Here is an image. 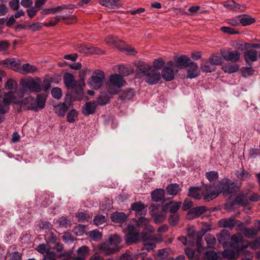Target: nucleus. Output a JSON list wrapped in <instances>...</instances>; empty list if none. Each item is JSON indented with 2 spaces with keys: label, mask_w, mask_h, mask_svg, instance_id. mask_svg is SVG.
<instances>
[{
  "label": "nucleus",
  "mask_w": 260,
  "mask_h": 260,
  "mask_svg": "<svg viewBox=\"0 0 260 260\" xmlns=\"http://www.w3.org/2000/svg\"><path fill=\"white\" fill-rule=\"evenodd\" d=\"M214 184H206L202 188V194L206 201H210L222 193L224 196L236 193L238 189L236 181H232L228 178L221 179L212 190Z\"/></svg>",
  "instance_id": "f257e3e1"
},
{
  "label": "nucleus",
  "mask_w": 260,
  "mask_h": 260,
  "mask_svg": "<svg viewBox=\"0 0 260 260\" xmlns=\"http://www.w3.org/2000/svg\"><path fill=\"white\" fill-rule=\"evenodd\" d=\"M131 209L135 212L137 220H135L134 223H129L127 228L124 229L126 235V241L127 243H133L137 241L139 237V228L140 224H145L148 222L145 218L147 209L144 204L141 202L134 203L131 205Z\"/></svg>",
  "instance_id": "f03ea898"
},
{
  "label": "nucleus",
  "mask_w": 260,
  "mask_h": 260,
  "mask_svg": "<svg viewBox=\"0 0 260 260\" xmlns=\"http://www.w3.org/2000/svg\"><path fill=\"white\" fill-rule=\"evenodd\" d=\"M46 102V96L44 93H39L35 99L30 96L25 98L21 101L22 105L29 103L30 106L27 108L35 112H38L44 108Z\"/></svg>",
  "instance_id": "7ed1b4c3"
},
{
  "label": "nucleus",
  "mask_w": 260,
  "mask_h": 260,
  "mask_svg": "<svg viewBox=\"0 0 260 260\" xmlns=\"http://www.w3.org/2000/svg\"><path fill=\"white\" fill-rule=\"evenodd\" d=\"M146 76L148 81H159L160 75L159 71L153 69L152 66L145 64L141 68H137L135 71V77L138 79Z\"/></svg>",
  "instance_id": "20e7f679"
},
{
  "label": "nucleus",
  "mask_w": 260,
  "mask_h": 260,
  "mask_svg": "<svg viewBox=\"0 0 260 260\" xmlns=\"http://www.w3.org/2000/svg\"><path fill=\"white\" fill-rule=\"evenodd\" d=\"M23 92L38 93L42 91H47L51 86L50 82H20Z\"/></svg>",
  "instance_id": "39448f33"
},
{
  "label": "nucleus",
  "mask_w": 260,
  "mask_h": 260,
  "mask_svg": "<svg viewBox=\"0 0 260 260\" xmlns=\"http://www.w3.org/2000/svg\"><path fill=\"white\" fill-rule=\"evenodd\" d=\"M150 208V214L154 217L155 223L159 224L163 222L167 216V207L158 204H153Z\"/></svg>",
  "instance_id": "423d86ee"
},
{
  "label": "nucleus",
  "mask_w": 260,
  "mask_h": 260,
  "mask_svg": "<svg viewBox=\"0 0 260 260\" xmlns=\"http://www.w3.org/2000/svg\"><path fill=\"white\" fill-rule=\"evenodd\" d=\"M178 72V70L175 68V62L172 60L167 62V66L164 67L160 75V79L162 78L165 81H172L174 79L175 74Z\"/></svg>",
  "instance_id": "0eeeda50"
},
{
  "label": "nucleus",
  "mask_w": 260,
  "mask_h": 260,
  "mask_svg": "<svg viewBox=\"0 0 260 260\" xmlns=\"http://www.w3.org/2000/svg\"><path fill=\"white\" fill-rule=\"evenodd\" d=\"M20 65V60L18 58H9L0 60V66L17 72L19 69Z\"/></svg>",
  "instance_id": "6e6552de"
},
{
  "label": "nucleus",
  "mask_w": 260,
  "mask_h": 260,
  "mask_svg": "<svg viewBox=\"0 0 260 260\" xmlns=\"http://www.w3.org/2000/svg\"><path fill=\"white\" fill-rule=\"evenodd\" d=\"M248 247V245L245 247H239L234 248L235 250L229 249H225L222 252V256L223 257L227 258L229 259H234L236 258L240 252H245L246 249Z\"/></svg>",
  "instance_id": "1a4fd4ad"
},
{
  "label": "nucleus",
  "mask_w": 260,
  "mask_h": 260,
  "mask_svg": "<svg viewBox=\"0 0 260 260\" xmlns=\"http://www.w3.org/2000/svg\"><path fill=\"white\" fill-rule=\"evenodd\" d=\"M125 82H105L104 86L108 93L115 95L119 93Z\"/></svg>",
  "instance_id": "9d476101"
},
{
  "label": "nucleus",
  "mask_w": 260,
  "mask_h": 260,
  "mask_svg": "<svg viewBox=\"0 0 260 260\" xmlns=\"http://www.w3.org/2000/svg\"><path fill=\"white\" fill-rule=\"evenodd\" d=\"M222 5L228 9L236 12H242L245 11L246 7L236 3L234 0H228L223 3Z\"/></svg>",
  "instance_id": "9b49d317"
},
{
  "label": "nucleus",
  "mask_w": 260,
  "mask_h": 260,
  "mask_svg": "<svg viewBox=\"0 0 260 260\" xmlns=\"http://www.w3.org/2000/svg\"><path fill=\"white\" fill-rule=\"evenodd\" d=\"M98 105L95 101L86 103L82 108V113L85 116L93 114L97 108Z\"/></svg>",
  "instance_id": "f8f14e48"
},
{
  "label": "nucleus",
  "mask_w": 260,
  "mask_h": 260,
  "mask_svg": "<svg viewBox=\"0 0 260 260\" xmlns=\"http://www.w3.org/2000/svg\"><path fill=\"white\" fill-rule=\"evenodd\" d=\"M174 62H175V68H182L188 67L192 61L189 57L182 55L179 57H176Z\"/></svg>",
  "instance_id": "ddd939ff"
},
{
  "label": "nucleus",
  "mask_w": 260,
  "mask_h": 260,
  "mask_svg": "<svg viewBox=\"0 0 260 260\" xmlns=\"http://www.w3.org/2000/svg\"><path fill=\"white\" fill-rule=\"evenodd\" d=\"M220 52L222 57L226 61L236 62L240 59V54L237 50L228 51L227 52L221 50Z\"/></svg>",
  "instance_id": "4468645a"
},
{
  "label": "nucleus",
  "mask_w": 260,
  "mask_h": 260,
  "mask_svg": "<svg viewBox=\"0 0 260 260\" xmlns=\"http://www.w3.org/2000/svg\"><path fill=\"white\" fill-rule=\"evenodd\" d=\"M207 208L205 206H199L191 209L187 214L186 218L189 219L199 217L205 212Z\"/></svg>",
  "instance_id": "2eb2a0df"
},
{
  "label": "nucleus",
  "mask_w": 260,
  "mask_h": 260,
  "mask_svg": "<svg viewBox=\"0 0 260 260\" xmlns=\"http://www.w3.org/2000/svg\"><path fill=\"white\" fill-rule=\"evenodd\" d=\"M188 67L186 75L187 78L192 79L200 75V70L196 63L192 61Z\"/></svg>",
  "instance_id": "dca6fc26"
},
{
  "label": "nucleus",
  "mask_w": 260,
  "mask_h": 260,
  "mask_svg": "<svg viewBox=\"0 0 260 260\" xmlns=\"http://www.w3.org/2000/svg\"><path fill=\"white\" fill-rule=\"evenodd\" d=\"M53 107L54 113L59 117L64 116L69 109L68 106L64 103L53 105Z\"/></svg>",
  "instance_id": "f3484780"
},
{
  "label": "nucleus",
  "mask_w": 260,
  "mask_h": 260,
  "mask_svg": "<svg viewBox=\"0 0 260 260\" xmlns=\"http://www.w3.org/2000/svg\"><path fill=\"white\" fill-rule=\"evenodd\" d=\"M127 216L123 212H116L111 215V219L112 221L120 223L122 225L126 221Z\"/></svg>",
  "instance_id": "a211bd4d"
},
{
  "label": "nucleus",
  "mask_w": 260,
  "mask_h": 260,
  "mask_svg": "<svg viewBox=\"0 0 260 260\" xmlns=\"http://www.w3.org/2000/svg\"><path fill=\"white\" fill-rule=\"evenodd\" d=\"M112 96L107 92H102L97 98L96 104L103 106L107 104L110 101Z\"/></svg>",
  "instance_id": "6ab92c4d"
},
{
  "label": "nucleus",
  "mask_w": 260,
  "mask_h": 260,
  "mask_svg": "<svg viewBox=\"0 0 260 260\" xmlns=\"http://www.w3.org/2000/svg\"><path fill=\"white\" fill-rule=\"evenodd\" d=\"M135 94L136 92L134 89L128 88L122 91L119 95V99L122 101H129L133 99Z\"/></svg>",
  "instance_id": "aec40b11"
},
{
  "label": "nucleus",
  "mask_w": 260,
  "mask_h": 260,
  "mask_svg": "<svg viewBox=\"0 0 260 260\" xmlns=\"http://www.w3.org/2000/svg\"><path fill=\"white\" fill-rule=\"evenodd\" d=\"M244 57L246 63L250 64L257 60V53L254 50H249L244 52Z\"/></svg>",
  "instance_id": "412c9836"
},
{
  "label": "nucleus",
  "mask_w": 260,
  "mask_h": 260,
  "mask_svg": "<svg viewBox=\"0 0 260 260\" xmlns=\"http://www.w3.org/2000/svg\"><path fill=\"white\" fill-rule=\"evenodd\" d=\"M105 79V74L101 70H94L88 81H104Z\"/></svg>",
  "instance_id": "4be33fe9"
},
{
  "label": "nucleus",
  "mask_w": 260,
  "mask_h": 260,
  "mask_svg": "<svg viewBox=\"0 0 260 260\" xmlns=\"http://www.w3.org/2000/svg\"><path fill=\"white\" fill-rule=\"evenodd\" d=\"M119 73L122 76H127L134 72V68L130 64H120L118 66Z\"/></svg>",
  "instance_id": "5701e85b"
},
{
  "label": "nucleus",
  "mask_w": 260,
  "mask_h": 260,
  "mask_svg": "<svg viewBox=\"0 0 260 260\" xmlns=\"http://www.w3.org/2000/svg\"><path fill=\"white\" fill-rule=\"evenodd\" d=\"M105 42L106 44L112 46L114 47H115L119 49L120 46H121V44H124V42L119 40L117 37L114 36H108L106 38L105 40Z\"/></svg>",
  "instance_id": "b1692460"
},
{
  "label": "nucleus",
  "mask_w": 260,
  "mask_h": 260,
  "mask_svg": "<svg viewBox=\"0 0 260 260\" xmlns=\"http://www.w3.org/2000/svg\"><path fill=\"white\" fill-rule=\"evenodd\" d=\"M201 69L203 72L210 73L215 70V67L209 61L202 59Z\"/></svg>",
  "instance_id": "393cba45"
},
{
  "label": "nucleus",
  "mask_w": 260,
  "mask_h": 260,
  "mask_svg": "<svg viewBox=\"0 0 260 260\" xmlns=\"http://www.w3.org/2000/svg\"><path fill=\"white\" fill-rule=\"evenodd\" d=\"M119 50L124 53L126 55H135L137 53L135 49L127 44H121L119 47Z\"/></svg>",
  "instance_id": "a878e982"
},
{
  "label": "nucleus",
  "mask_w": 260,
  "mask_h": 260,
  "mask_svg": "<svg viewBox=\"0 0 260 260\" xmlns=\"http://www.w3.org/2000/svg\"><path fill=\"white\" fill-rule=\"evenodd\" d=\"M218 224L220 226L232 229L236 225V222L233 218L229 217L220 220Z\"/></svg>",
  "instance_id": "bb28decb"
},
{
  "label": "nucleus",
  "mask_w": 260,
  "mask_h": 260,
  "mask_svg": "<svg viewBox=\"0 0 260 260\" xmlns=\"http://www.w3.org/2000/svg\"><path fill=\"white\" fill-rule=\"evenodd\" d=\"M152 200L154 202H158L162 200L165 197V191L161 188L156 189L152 191L151 194Z\"/></svg>",
  "instance_id": "cd10ccee"
},
{
  "label": "nucleus",
  "mask_w": 260,
  "mask_h": 260,
  "mask_svg": "<svg viewBox=\"0 0 260 260\" xmlns=\"http://www.w3.org/2000/svg\"><path fill=\"white\" fill-rule=\"evenodd\" d=\"M166 189L168 194L174 196L181 190L179 185L177 183H172L168 185Z\"/></svg>",
  "instance_id": "c85d7f7f"
},
{
  "label": "nucleus",
  "mask_w": 260,
  "mask_h": 260,
  "mask_svg": "<svg viewBox=\"0 0 260 260\" xmlns=\"http://www.w3.org/2000/svg\"><path fill=\"white\" fill-rule=\"evenodd\" d=\"M37 71V68L29 63H25L22 67L20 65L19 69L18 70L19 73L22 74L31 73H34Z\"/></svg>",
  "instance_id": "c756f323"
},
{
  "label": "nucleus",
  "mask_w": 260,
  "mask_h": 260,
  "mask_svg": "<svg viewBox=\"0 0 260 260\" xmlns=\"http://www.w3.org/2000/svg\"><path fill=\"white\" fill-rule=\"evenodd\" d=\"M234 202L236 204L241 206H246L248 205L249 201L247 193L240 194L237 196Z\"/></svg>",
  "instance_id": "7c9ffc66"
},
{
  "label": "nucleus",
  "mask_w": 260,
  "mask_h": 260,
  "mask_svg": "<svg viewBox=\"0 0 260 260\" xmlns=\"http://www.w3.org/2000/svg\"><path fill=\"white\" fill-rule=\"evenodd\" d=\"M89 251V247L87 246H82L77 250L78 256L75 258V260H85L86 255Z\"/></svg>",
  "instance_id": "2f4dec72"
},
{
  "label": "nucleus",
  "mask_w": 260,
  "mask_h": 260,
  "mask_svg": "<svg viewBox=\"0 0 260 260\" xmlns=\"http://www.w3.org/2000/svg\"><path fill=\"white\" fill-rule=\"evenodd\" d=\"M230 234L229 231H223L217 235L218 242L224 246L229 239Z\"/></svg>",
  "instance_id": "473e14b6"
},
{
  "label": "nucleus",
  "mask_w": 260,
  "mask_h": 260,
  "mask_svg": "<svg viewBox=\"0 0 260 260\" xmlns=\"http://www.w3.org/2000/svg\"><path fill=\"white\" fill-rule=\"evenodd\" d=\"M239 69V66L237 64H232L231 63H226L222 67V70L224 73L232 74L238 71Z\"/></svg>",
  "instance_id": "72a5a7b5"
},
{
  "label": "nucleus",
  "mask_w": 260,
  "mask_h": 260,
  "mask_svg": "<svg viewBox=\"0 0 260 260\" xmlns=\"http://www.w3.org/2000/svg\"><path fill=\"white\" fill-rule=\"evenodd\" d=\"M240 19V24H241L242 26L249 25L252 23H254L256 21V20L254 18L252 17L251 16L247 14H245L241 16Z\"/></svg>",
  "instance_id": "f704fd0d"
},
{
  "label": "nucleus",
  "mask_w": 260,
  "mask_h": 260,
  "mask_svg": "<svg viewBox=\"0 0 260 260\" xmlns=\"http://www.w3.org/2000/svg\"><path fill=\"white\" fill-rule=\"evenodd\" d=\"M231 247L234 248L239 247H245L246 245H239L240 243L243 242V238L242 236L237 235L236 234L233 235L231 238Z\"/></svg>",
  "instance_id": "c9c22d12"
},
{
  "label": "nucleus",
  "mask_w": 260,
  "mask_h": 260,
  "mask_svg": "<svg viewBox=\"0 0 260 260\" xmlns=\"http://www.w3.org/2000/svg\"><path fill=\"white\" fill-rule=\"evenodd\" d=\"M200 189L198 187H190L188 189V196L196 200L202 198V195L200 193Z\"/></svg>",
  "instance_id": "e433bc0d"
},
{
  "label": "nucleus",
  "mask_w": 260,
  "mask_h": 260,
  "mask_svg": "<svg viewBox=\"0 0 260 260\" xmlns=\"http://www.w3.org/2000/svg\"><path fill=\"white\" fill-rule=\"evenodd\" d=\"M145 255L146 254L144 252L139 253L135 255L134 256H133L127 253H124L120 256V260H134L135 258L138 259L139 257H141L143 259Z\"/></svg>",
  "instance_id": "4c0bfd02"
},
{
  "label": "nucleus",
  "mask_w": 260,
  "mask_h": 260,
  "mask_svg": "<svg viewBox=\"0 0 260 260\" xmlns=\"http://www.w3.org/2000/svg\"><path fill=\"white\" fill-rule=\"evenodd\" d=\"M243 231L244 236L248 238L255 237L257 236L258 233L257 229H250L249 228H244Z\"/></svg>",
  "instance_id": "58836bf2"
},
{
  "label": "nucleus",
  "mask_w": 260,
  "mask_h": 260,
  "mask_svg": "<svg viewBox=\"0 0 260 260\" xmlns=\"http://www.w3.org/2000/svg\"><path fill=\"white\" fill-rule=\"evenodd\" d=\"M223 57L218 54H213L209 58V60L215 67L222 64Z\"/></svg>",
  "instance_id": "ea45409f"
},
{
  "label": "nucleus",
  "mask_w": 260,
  "mask_h": 260,
  "mask_svg": "<svg viewBox=\"0 0 260 260\" xmlns=\"http://www.w3.org/2000/svg\"><path fill=\"white\" fill-rule=\"evenodd\" d=\"M15 99L16 97L14 94V92L13 91H10L8 93L5 94L4 98L2 102L9 106L10 104Z\"/></svg>",
  "instance_id": "a19ab883"
},
{
  "label": "nucleus",
  "mask_w": 260,
  "mask_h": 260,
  "mask_svg": "<svg viewBox=\"0 0 260 260\" xmlns=\"http://www.w3.org/2000/svg\"><path fill=\"white\" fill-rule=\"evenodd\" d=\"M10 44L7 40L0 41V52L5 54H9V48Z\"/></svg>",
  "instance_id": "79ce46f5"
},
{
  "label": "nucleus",
  "mask_w": 260,
  "mask_h": 260,
  "mask_svg": "<svg viewBox=\"0 0 260 260\" xmlns=\"http://www.w3.org/2000/svg\"><path fill=\"white\" fill-rule=\"evenodd\" d=\"M98 2L102 6L109 8H114L117 6V1L115 0H98Z\"/></svg>",
  "instance_id": "37998d69"
},
{
  "label": "nucleus",
  "mask_w": 260,
  "mask_h": 260,
  "mask_svg": "<svg viewBox=\"0 0 260 260\" xmlns=\"http://www.w3.org/2000/svg\"><path fill=\"white\" fill-rule=\"evenodd\" d=\"M206 177L210 183H214L218 178L219 175L218 172L216 171L208 172L205 174Z\"/></svg>",
  "instance_id": "c03bdc74"
},
{
  "label": "nucleus",
  "mask_w": 260,
  "mask_h": 260,
  "mask_svg": "<svg viewBox=\"0 0 260 260\" xmlns=\"http://www.w3.org/2000/svg\"><path fill=\"white\" fill-rule=\"evenodd\" d=\"M76 217L78 222L88 221L90 219V215L84 212H79L76 213Z\"/></svg>",
  "instance_id": "a18cd8bd"
},
{
  "label": "nucleus",
  "mask_w": 260,
  "mask_h": 260,
  "mask_svg": "<svg viewBox=\"0 0 260 260\" xmlns=\"http://www.w3.org/2000/svg\"><path fill=\"white\" fill-rule=\"evenodd\" d=\"M57 222L60 226L64 228H68L72 224L71 220L64 216L59 217L57 220Z\"/></svg>",
  "instance_id": "49530a36"
},
{
  "label": "nucleus",
  "mask_w": 260,
  "mask_h": 260,
  "mask_svg": "<svg viewBox=\"0 0 260 260\" xmlns=\"http://www.w3.org/2000/svg\"><path fill=\"white\" fill-rule=\"evenodd\" d=\"M78 112L76 109L71 110L67 115V120L70 123H73L77 119Z\"/></svg>",
  "instance_id": "de8ad7c7"
},
{
  "label": "nucleus",
  "mask_w": 260,
  "mask_h": 260,
  "mask_svg": "<svg viewBox=\"0 0 260 260\" xmlns=\"http://www.w3.org/2000/svg\"><path fill=\"white\" fill-rule=\"evenodd\" d=\"M100 249L105 252L106 256L110 255L114 253L117 250V247L109 248L107 246L106 244H103L100 247Z\"/></svg>",
  "instance_id": "09e8293b"
},
{
  "label": "nucleus",
  "mask_w": 260,
  "mask_h": 260,
  "mask_svg": "<svg viewBox=\"0 0 260 260\" xmlns=\"http://www.w3.org/2000/svg\"><path fill=\"white\" fill-rule=\"evenodd\" d=\"M242 76L244 78H248L253 75L254 70L251 67H242L241 69Z\"/></svg>",
  "instance_id": "8fccbe9b"
},
{
  "label": "nucleus",
  "mask_w": 260,
  "mask_h": 260,
  "mask_svg": "<svg viewBox=\"0 0 260 260\" xmlns=\"http://www.w3.org/2000/svg\"><path fill=\"white\" fill-rule=\"evenodd\" d=\"M165 65V61L161 58L154 59L153 62V66H152L153 69H155L157 71L161 69Z\"/></svg>",
  "instance_id": "3c124183"
},
{
  "label": "nucleus",
  "mask_w": 260,
  "mask_h": 260,
  "mask_svg": "<svg viewBox=\"0 0 260 260\" xmlns=\"http://www.w3.org/2000/svg\"><path fill=\"white\" fill-rule=\"evenodd\" d=\"M108 241L110 245H114L115 246H117L121 242V239L119 236L117 235H114L111 236L109 238Z\"/></svg>",
  "instance_id": "603ef678"
},
{
  "label": "nucleus",
  "mask_w": 260,
  "mask_h": 260,
  "mask_svg": "<svg viewBox=\"0 0 260 260\" xmlns=\"http://www.w3.org/2000/svg\"><path fill=\"white\" fill-rule=\"evenodd\" d=\"M43 25V23L39 22L32 23L27 25V28L30 29L32 31H36L40 30Z\"/></svg>",
  "instance_id": "864d4df0"
},
{
  "label": "nucleus",
  "mask_w": 260,
  "mask_h": 260,
  "mask_svg": "<svg viewBox=\"0 0 260 260\" xmlns=\"http://www.w3.org/2000/svg\"><path fill=\"white\" fill-rule=\"evenodd\" d=\"M220 30L224 33L230 35H235L239 34V32L236 29L228 26H222L220 28Z\"/></svg>",
  "instance_id": "5fc2aeb1"
},
{
  "label": "nucleus",
  "mask_w": 260,
  "mask_h": 260,
  "mask_svg": "<svg viewBox=\"0 0 260 260\" xmlns=\"http://www.w3.org/2000/svg\"><path fill=\"white\" fill-rule=\"evenodd\" d=\"M236 175L239 179L243 180H248L251 177V175L248 172L244 170L240 172L237 171Z\"/></svg>",
  "instance_id": "6e6d98bb"
},
{
  "label": "nucleus",
  "mask_w": 260,
  "mask_h": 260,
  "mask_svg": "<svg viewBox=\"0 0 260 260\" xmlns=\"http://www.w3.org/2000/svg\"><path fill=\"white\" fill-rule=\"evenodd\" d=\"M179 219V217L178 213L171 214L169 217V222L171 225H176Z\"/></svg>",
  "instance_id": "4d7b16f0"
},
{
  "label": "nucleus",
  "mask_w": 260,
  "mask_h": 260,
  "mask_svg": "<svg viewBox=\"0 0 260 260\" xmlns=\"http://www.w3.org/2000/svg\"><path fill=\"white\" fill-rule=\"evenodd\" d=\"M241 17V15H239L237 17L228 19L226 20V22L234 26H239L240 24V18Z\"/></svg>",
  "instance_id": "13d9d810"
},
{
  "label": "nucleus",
  "mask_w": 260,
  "mask_h": 260,
  "mask_svg": "<svg viewBox=\"0 0 260 260\" xmlns=\"http://www.w3.org/2000/svg\"><path fill=\"white\" fill-rule=\"evenodd\" d=\"M106 221L105 216L103 215L95 216L93 220V223L96 225H100Z\"/></svg>",
  "instance_id": "bf43d9fd"
},
{
  "label": "nucleus",
  "mask_w": 260,
  "mask_h": 260,
  "mask_svg": "<svg viewBox=\"0 0 260 260\" xmlns=\"http://www.w3.org/2000/svg\"><path fill=\"white\" fill-rule=\"evenodd\" d=\"M52 96L57 100L60 99L62 96V92L60 88L58 87H54L51 90Z\"/></svg>",
  "instance_id": "052dcab7"
},
{
  "label": "nucleus",
  "mask_w": 260,
  "mask_h": 260,
  "mask_svg": "<svg viewBox=\"0 0 260 260\" xmlns=\"http://www.w3.org/2000/svg\"><path fill=\"white\" fill-rule=\"evenodd\" d=\"M205 239L208 247L213 246L215 244L216 239L215 237L212 235H206Z\"/></svg>",
  "instance_id": "680f3d73"
},
{
  "label": "nucleus",
  "mask_w": 260,
  "mask_h": 260,
  "mask_svg": "<svg viewBox=\"0 0 260 260\" xmlns=\"http://www.w3.org/2000/svg\"><path fill=\"white\" fill-rule=\"evenodd\" d=\"M181 203L180 202H175L170 204V212L171 214L177 213L178 210L180 208Z\"/></svg>",
  "instance_id": "e2e57ef3"
},
{
  "label": "nucleus",
  "mask_w": 260,
  "mask_h": 260,
  "mask_svg": "<svg viewBox=\"0 0 260 260\" xmlns=\"http://www.w3.org/2000/svg\"><path fill=\"white\" fill-rule=\"evenodd\" d=\"M205 256L208 260H217L218 258L216 252L212 250L207 251Z\"/></svg>",
  "instance_id": "0e129e2a"
},
{
  "label": "nucleus",
  "mask_w": 260,
  "mask_h": 260,
  "mask_svg": "<svg viewBox=\"0 0 260 260\" xmlns=\"http://www.w3.org/2000/svg\"><path fill=\"white\" fill-rule=\"evenodd\" d=\"M89 236L94 241H98L102 237V234L98 230H93L89 232Z\"/></svg>",
  "instance_id": "69168bd1"
},
{
  "label": "nucleus",
  "mask_w": 260,
  "mask_h": 260,
  "mask_svg": "<svg viewBox=\"0 0 260 260\" xmlns=\"http://www.w3.org/2000/svg\"><path fill=\"white\" fill-rule=\"evenodd\" d=\"M90 73L91 70L87 68L80 70L79 74L80 81H84L86 79V75L89 74Z\"/></svg>",
  "instance_id": "338daca9"
},
{
  "label": "nucleus",
  "mask_w": 260,
  "mask_h": 260,
  "mask_svg": "<svg viewBox=\"0 0 260 260\" xmlns=\"http://www.w3.org/2000/svg\"><path fill=\"white\" fill-rule=\"evenodd\" d=\"M108 81H124L122 76L119 74L111 75Z\"/></svg>",
  "instance_id": "774afa93"
}]
</instances>
